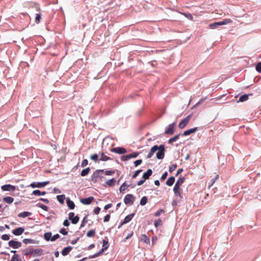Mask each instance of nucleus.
Listing matches in <instances>:
<instances>
[{"label":"nucleus","mask_w":261,"mask_h":261,"mask_svg":"<svg viewBox=\"0 0 261 261\" xmlns=\"http://www.w3.org/2000/svg\"><path fill=\"white\" fill-rule=\"evenodd\" d=\"M42 253V250L41 249H34L32 248H26L24 249L22 254L24 255L28 256L30 254H33L34 255H41Z\"/></svg>","instance_id":"obj_1"},{"label":"nucleus","mask_w":261,"mask_h":261,"mask_svg":"<svg viewBox=\"0 0 261 261\" xmlns=\"http://www.w3.org/2000/svg\"><path fill=\"white\" fill-rule=\"evenodd\" d=\"M185 180V178L184 177H180L176 181L173 188V191L175 196H180L179 192L180 190V186L182 184Z\"/></svg>","instance_id":"obj_2"},{"label":"nucleus","mask_w":261,"mask_h":261,"mask_svg":"<svg viewBox=\"0 0 261 261\" xmlns=\"http://www.w3.org/2000/svg\"><path fill=\"white\" fill-rule=\"evenodd\" d=\"M231 22L232 20L230 19H225L222 21L215 22L214 23L210 24L209 27L211 29H218L222 25H225L229 23H231Z\"/></svg>","instance_id":"obj_3"},{"label":"nucleus","mask_w":261,"mask_h":261,"mask_svg":"<svg viewBox=\"0 0 261 261\" xmlns=\"http://www.w3.org/2000/svg\"><path fill=\"white\" fill-rule=\"evenodd\" d=\"M103 172L104 170L103 169H98L95 170L91 175V181L94 183H96L97 182L98 178H99L101 179L102 178H104L102 176Z\"/></svg>","instance_id":"obj_4"},{"label":"nucleus","mask_w":261,"mask_h":261,"mask_svg":"<svg viewBox=\"0 0 261 261\" xmlns=\"http://www.w3.org/2000/svg\"><path fill=\"white\" fill-rule=\"evenodd\" d=\"M102 248L99 250V251L92 255L89 256V258H93L98 257L101 254H102V252H103L106 250H107L108 248L109 244L108 241H106L105 240H103L102 241Z\"/></svg>","instance_id":"obj_5"},{"label":"nucleus","mask_w":261,"mask_h":261,"mask_svg":"<svg viewBox=\"0 0 261 261\" xmlns=\"http://www.w3.org/2000/svg\"><path fill=\"white\" fill-rule=\"evenodd\" d=\"M158 151L156 154V157L159 160H162L164 159L165 156V147L163 144H161L160 146H158Z\"/></svg>","instance_id":"obj_6"},{"label":"nucleus","mask_w":261,"mask_h":261,"mask_svg":"<svg viewBox=\"0 0 261 261\" xmlns=\"http://www.w3.org/2000/svg\"><path fill=\"white\" fill-rule=\"evenodd\" d=\"M49 181H45L42 182L35 181L31 183L30 186L33 188H41L46 186L48 184H49Z\"/></svg>","instance_id":"obj_7"},{"label":"nucleus","mask_w":261,"mask_h":261,"mask_svg":"<svg viewBox=\"0 0 261 261\" xmlns=\"http://www.w3.org/2000/svg\"><path fill=\"white\" fill-rule=\"evenodd\" d=\"M192 115L190 114L184 119H183L178 124V127L180 129L184 128L190 120Z\"/></svg>","instance_id":"obj_8"},{"label":"nucleus","mask_w":261,"mask_h":261,"mask_svg":"<svg viewBox=\"0 0 261 261\" xmlns=\"http://www.w3.org/2000/svg\"><path fill=\"white\" fill-rule=\"evenodd\" d=\"M111 151L119 154H123L127 152L126 149L123 147H117L111 149Z\"/></svg>","instance_id":"obj_9"},{"label":"nucleus","mask_w":261,"mask_h":261,"mask_svg":"<svg viewBox=\"0 0 261 261\" xmlns=\"http://www.w3.org/2000/svg\"><path fill=\"white\" fill-rule=\"evenodd\" d=\"M175 122H174L172 123L169 124L166 128L165 134L166 135H172L174 133V127L175 125Z\"/></svg>","instance_id":"obj_10"},{"label":"nucleus","mask_w":261,"mask_h":261,"mask_svg":"<svg viewBox=\"0 0 261 261\" xmlns=\"http://www.w3.org/2000/svg\"><path fill=\"white\" fill-rule=\"evenodd\" d=\"M16 189V186H13L10 184H6L3 185L1 187V189L3 191H9V192H12L14 191Z\"/></svg>","instance_id":"obj_11"},{"label":"nucleus","mask_w":261,"mask_h":261,"mask_svg":"<svg viewBox=\"0 0 261 261\" xmlns=\"http://www.w3.org/2000/svg\"><path fill=\"white\" fill-rule=\"evenodd\" d=\"M68 218L71 220V223L73 224H76L78 223L80 220V218L77 216H74V213L70 212L68 214Z\"/></svg>","instance_id":"obj_12"},{"label":"nucleus","mask_w":261,"mask_h":261,"mask_svg":"<svg viewBox=\"0 0 261 261\" xmlns=\"http://www.w3.org/2000/svg\"><path fill=\"white\" fill-rule=\"evenodd\" d=\"M8 244L9 246L12 247L14 249H17L21 247V243L20 242L14 241V240H11L9 242Z\"/></svg>","instance_id":"obj_13"},{"label":"nucleus","mask_w":261,"mask_h":261,"mask_svg":"<svg viewBox=\"0 0 261 261\" xmlns=\"http://www.w3.org/2000/svg\"><path fill=\"white\" fill-rule=\"evenodd\" d=\"M198 128L197 127H195L189 129L184 131L183 134H181V136H187L191 135L192 133H195L197 130H198Z\"/></svg>","instance_id":"obj_14"},{"label":"nucleus","mask_w":261,"mask_h":261,"mask_svg":"<svg viewBox=\"0 0 261 261\" xmlns=\"http://www.w3.org/2000/svg\"><path fill=\"white\" fill-rule=\"evenodd\" d=\"M93 199H94L93 197H88V198H81L80 199V201L83 204L88 205V204H90L92 202V201L93 200Z\"/></svg>","instance_id":"obj_15"},{"label":"nucleus","mask_w":261,"mask_h":261,"mask_svg":"<svg viewBox=\"0 0 261 261\" xmlns=\"http://www.w3.org/2000/svg\"><path fill=\"white\" fill-rule=\"evenodd\" d=\"M158 149H159V147L157 145H155L153 146L151 148L149 153L147 154V158L149 159V158H151L152 156V155H153V154L154 153V152H156Z\"/></svg>","instance_id":"obj_16"},{"label":"nucleus","mask_w":261,"mask_h":261,"mask_svg":"<svg viewBox=\"0 0 261 261\" xmlns=\"http://www.w3.org/2000/svg\"><path fill=\"white\" fill-rule=\"evenodd\" d=\"M152 174V170L151 169H148L146 172H144L142 176V178L145 180L149 178Z\"/></svg>","instance_id":"obj_17"},{"label":"nucleus","mask_w":261,"mask_h":261,"mask_svg":"<svg viewBox=\"0 0 261 261\" xmlns=\"http://www.w3.org/2000/svg\"><path fill=\"white\" fill-rule=\"evenodd\" d=\"M130 186L131 185L127 184L126 181L124 182L119 188L120 193L123 194V192Z\"/></svg>","instance_id":"obj_18"},{"label":"nucleus","mask_w":261,"mask_h":261,"mask_svg":"<svg viewBox=\"0 0 261 261\" xmlns=\"http://www.w3.org/2000/svg\"><path fill=\"white\" fill-rule=\"evenodd\" d=\"M24 229L22 227H18L13 230L12 233L15 236H20L24 231Z\"/></svg>","instance_id":"obj_19"},{"label":"nucleus","mask_w":261,"mask_h":261,"mask_svg":"<svg viewBox=\"0 0 261 261\" xmlns=\"http://www.w3.org/2000/svg\"><path fill=\"white\" fill-rule=\"evenodd\" d=\"M249 95H252V93L248 94H245L241 95L239 97V99L237 101V102H244V101H246L248 99Z\"/></svg>","instance_id":"obj_20"},{"label":"nucleus","mask_w":261,"mask_h":261,"mask_svg":"<svg viewBox=\"0 0 261 261\" xmlns=\"http://www.w3.org/2000/svg\"><path fill=\"white\" fill-rule=\"evenodd\" d=\"M135 215L134 213H132L126 216L124 219L123 222L121 223V225L126 224L132 220Z\"/></svg>","instance_id":"obj_21"},{"label":"nucleus","mask_w":261,"mask_h":261,"mask_svg":"<svg viewBox=\"0 0 261 261\" xmlns=\"http://www.w3.org/2000/svg\"><path fill=\"white\" fill-rule=\"evenodd\" d=\"M72 249V247L69 246L65 247L63 249V250L62 251V254L63 256H66L69 254V253L71 251Z\"/></svg>","instance_id":"obj_22"},{"label":"nucleus","mask_w":261,"mask_h":261,"mask_svg":"<svg viewBox=\"0 0 261 261\" xmlns=\"http://www.w3.org/2000/svg\"><path fill=\"white\" fill-rule=\"evenodd\" d=\"M134 197H125L124 202L126 204L132 205L133 203Z\"/></svg>","instance_id":"obj_23"},{"label":"nucleus","mask_w":261,"mask_h":261,"mask_svg":"<svg viewBox=\"0 0 261 261\" xmlns=\"http://www.w3.org/2000/svg\"><path fill=\"white\" fill-rule=\"evenodd\" d=\"M180 136H181V134L180 133L175 135L173 137H172L168 140V143L169 144H171L173 142L176 141L179 139Z\"/></svg>","instance_id":"obj_24"},{"label":"nucleus","mask_w":261,"mask_h":261,"mask_svg":"<svg viewBox=\"0 0 261 261\" xmlns=\"http://www.w3.org/2000/svg\"><path fill=\"white\" fill-rule=\"evenodd\" d=\"M99 160L101 161H107L108 160L112 161V160H113V159L112 158H111L109 156H107L105 155V153L103 152H102L100 154V158Z\"/></svg>","instance_id":"obj_25"},{"label":"nucleus","mask_w":261,"mask_h":261,"mask_svg":"<svg viewBox=\"0 0 261 261\" xmlns=\"http://www.w3.org/2000/svg\"><path fill=\"white\" fill-rule=\"evenodd\" d=\"M175 181V177L174 176L170 177L166 182V184L168 186H171Z\"/></svg>","instance_id":"obj_26"},{"label":"nucleus","mask_w":261,"mask_h":261,"mask_svg":"<svg viewBox=\"0 0 261 261\" xmlns=\"http://www.w3.org/2000/svg\"><path fill=\"white\" fill-rule=\"evenodd\" d=\"M67 204L68 207L70 210H73L74 208L75 205L73 201H71L69 198H67Z\"/></svg>","instance_id":"obj_27"},{"label":"nucleus","mask_w":261,"mask_h":261,"mask_svg":"<svg viewBox=\"0 0 261 261\" xmlns=\"http://www.w3.org/2000/svg\"><path fill=\"white\" fill-rule=\"evenodd\" d=\"M90 171V167H87L85 169H84L82 171V172L81 173V175L82 176H85L89 173Z\"/></svg>","instance_id":"obj_28"},{"label":"nucleus","mask_w":261,"mask_h":261,"mask_svg":"<svg viewBox=\"0 0 261 261\" xmlns=\"http://www.w3.org/2000/svg\"><path fill=\"white\" fill-rule=\"evenodd\" d=\"M32 215V213L31 212H23L22 213H20L18 214V216L20 218H25L27 217H29Z\"/></svg>","instance_id":"obj_29"},{"label":"nucleus","mask_w":261,"mask_h":261,"mask_svg":"<svg viewBox=\"0 0 261 261\" xmlns=\"http://www.w3.org/2000/svg\"><path fill=\"white\" fill-rule=\"evenodd\" d=\"M116 180L114 178L109 179L106 182V184L110 187H112L115 185Z\"/></svg>","instance_id":"obj_30"},{"label":"nucleus","mask_w":261,"mask_h":261,"mask_svg":"<svg viewBox=\"0 0 261 261\" xmlns=\"http://www.w3.org/2000/svg\"><path fill=\"white\" fill-rule=\"evenodd\" d=\"M13 198L12 197H4L3 201L7 203H11L13 202Z\"/></svg>","instance_id":"obj_31"},{"label":"nucleus","mask_w":261,"mask_h":261,"mask_svg":"<svg viewBox=\"0 0 261 261\" xmlns=\"http://www.w3.org/2000/svg\"><path fill=\"white\" fill-rule=\"evenodd\" d=\"M44 239L48 241L49 240L51 241V237H52V233L51 232H45L44 234Z\"/></svg>","instance_id":"obj_32"},{"label":"nucleus","mask_w":261,"mask_h":261,"mask_svg":"<svg viewBox=\"0 0 261 261\" xmlns=\"http://www.w3.org/2000/svg\"><path fill=\"white\" fill-rule=\"evenodd\" d=\"M132 159L130 154L122 155L120 159L122 161H126Z\"/></svg>","instance_id":"obj_33"},{"label":"nucleus","mask_w":261,"mask_h":261,"mask_svg":"<svg viewBox=\"0 0 261 261\" xmlns=\"http://www.w3.org/2000/svg\"><path fill=\"white\" fill-rule=\"evenodd\" d=\"M47 191H50V192H51L52 193L54 194H60L61 193V190L56 187L54 188L53 189H48Z\"/></svg>","instance_id":"obj_34"},{"label":"nucleus","mask_w":261,"mask_h":261,"mask_svg":"<svg viewBox=\"0 0 261 261\" xmlns=\"http://www.w3.org/2000/svg\"><path fill=\"white\" fill-rule=\"evenodd\" d=\"M10 261H21L20 256L18 254L14 255Z\"/></svg>","instance_id":"obj_35"},{"label":"nucleus","mask_w":261,"mask_h":261,"mask_svg":"<svg viewBox=\"0 0 261 261\" xmlns=\"http://www.w3.org/2000/svg\"><path fill=\"white\" fill-rule=\"evenodd\" d=\"M141 241L146 244H149L150 242L149 239L145 234H142L141 236Z\"/></svg>","instance_id":"obj_36"},{"label":"nucleus","mask_w":261,"mask_h":261,"mask_svg":"<svg viewBox=\"0 0 261 261\" xmlns=\"http://www.w3.org/2000/svg\"><path fill=\"white\" fill-rule=\"evenodd\" d=\"M96 232L94 229H91L88 231L87 236L88 237H93L95 236Z\"/></svg>","instance_id":"obj_37"},{"label":"nucleus","mask_w":261,"mask_h":261,"mask_svg":"<svg viewBox=\"0 0 261 261\" xmlns=\"http://www.w3.org/2000/svg\"><path fill=\"white\" fill-rule=\"evenodd\" d=\"M36 206H38V207H39L40 208H41L42 209H43L44 211H48V208L47 206L42 204V203H37L36 205Z\"/></svg>","instance_id":"obj_38"},{"label":"nucleus","mask_w":261,"mask_h":261,"mask_svg":"<svg viewBox=\"0 0 261 261\" xmlns=\"http://www.w3.org/2000/svg\"><path fill=\"white\" fill-rule=\"evenodd\" d=\"M41 20V13H37L36 14L35 17V22L37 24L39 23Z\"/></svg>","instance_id":"obj_39"},{"label":"nucleus","mask_w":261,"mask_h":261,"mask_svg":"<svg viewBox=\"0 0 261 261\" xmlns=\"http://www.w3.org/2000/svg\"><path fill=\"white\" fill-rule=\"evenodd\" d=\"M88 215H86L83 218V221L81 223V227H84L85 226V225L87 224V223L88 222Z\"/></svg>","instance_id":"obj_40"},{"label":"nucleus","mask_w":261,"mask_h":261,"mask_svg":"<svg viewBox=\"0 0 261 261\" xmlns=\"http://www.w3.org/2000/svg\"><path fill=\"white\" fill-rule=\"evenodd\" d=\"M163 224L162 221L161 219L155 220L154 222V226L158 228L159 226H161Z\"/></svg>","instance_id":"obj_41"},{"label":"nucleus","mask_w":261,"mask_h":261,"mask_svg":"<svg viewBox=\"0 0 261 261\" xmlns=\"http://www.w3.org/2000/svg\"><path fill=\"white\" fill-rule=\"evenodd\" d=\"M206 97L201 98L200 100L193 107L192 109L196 108L199 105L202 104L206 100Z\"/></svg>","instance_id":"obj_42"},{"label":"nucleus","mask_w":261,"mask_h":261,"mask_svg":"<svg viewBox=\"0 0 261 261\" xmlns=\"http://www.w3.org/2000/svg\"><path fill=\"white\" fill-rule=\"evenodd\" d=\"M90 159L95 162H97L98 159V155L97 153H94L90 156Z\"/></svg>","instance_id":"obj_43"},{"label":"nucleus","mask_w":261,"mask_h":261,"mask_svg":"<svg viewBox=\"0 0 261 261\" xmlns=\"http://www.w3.org/2000/svg\"><path fill=\"white\" fill-rule=\"evenodd\" d=\"M142 169H139L137 171H136L133 174V176H132V178H136L138 175L141 173L142 172Z\"/></svg>","instance_id":"obj_44"},{"label":"nucleus","mask_w":261,"mask_h":261,"mask_svg":"<svg viewBox=\"0 0 261 261\" xmlns=\"http://www.w3.org/2000/svg\"><path fill=\"white\" fill-rule=\"evenodd\" d=\"M177 166L176 164H173L172 165H171V166L169 167V171L170 173H172L175 170V169L177 168Z\"/></svg>","instance_id":"obj_45"},{"label":"nucleus","mask_w":261,"mask_h":261,"mask_svg":"<svg viewBox=\"0 0 261 261\" xmlns=\"http://www.w3.org/2000/svg\"><path fill=\"white\" fill-rule=\"evenodd\" d=\"M164 213H165V211L164 210L160 209L154 213V215L155 217H158V216H159L161 214Z\"/></svg>","instance_id":"obj_46"},{"label":"nucleus","mask_w":261,"mask_h":261,"mask_svg":"<svg viewBox=\"0 0 261 261\" xmlns=\"http://www.w3.org/2000/svg\"><path fill=\"white\" fill-rule=\"evenodd\" d=\"M147 202V199L146 197H143L140 201V204L142 205H144Z\"/></svg>","instance_id":"obj_47"},{"label":"nucleus","mask_w":261,"mask_h":261,"mask_svg":"<svg viewBox=\"0 0 261 261\" xmlns=\"http://www.w3.org/2000/svg\"><path fill=\"white\" fill-rule=\"evenodd\" d=\"M255 68L257 72L261 73V62L257 63Z\"/></svg>","instance_id":"obj_48"},{"label":"nucleus","mask_w":261,"mask_h":261,"mask_svg":"<svg viewBox=\"0 0 261 261\" xmlns=\"http://www.w3.org/2000/svg\"><path fill=\"white\" fill-rule=\"evenodd\" d=\"M41 191L39 190H34L31 195H34L35 196H40Z\"/></svg>","instance_id":"obj_49"},{"label":"nucleus","mask_w":261,"mask_h":261,"mask_svg":"<svg viewBox=\"0 0 261 261\" xmlns=\"http://www.w3.org/2000/svg\"><path fill=\"white\" fill-rule=\"evenodd\" d=\"M34 240L30 239H25L23 240V242L25 244L34 243Z\"/></svg>","instance_id":"obj_50"},{"label":"nucleus","mask_w":261,"mask_h":261,"mask_svg":"<svg viewBox=\"0 0 261 261\" xmlns=\"http://www.w3.org/2000/svg\"><path fill=\"white\" fill-rule=\"evenodd\" d=\"M142 163V160L139 159V160H136L134 162V164L135 167H137L139 165H140V164H141Z\"/></svg>","instance_id":"obj_51"},{"label":"nucleus","mask_w":261,"mask_h":261,"mask_svg":"<svg viewBox=\"0 0 261 261\" xmlns=\"http://www.w3.org/2000/svg\"><path fill=\"white\" fill-rule=\"evenodd\" d=\"M88 164V161L87 159H84L82 161L81 166L85 167Z\"/></svg>","instance_id":"obj_52"},{"label":"nucleus","mask_w":261,"mask_h":261,"mask_svg":"<svg viewBox=\"0 0 261 261\" xmlns=\"http://www.w3.org/2000/svg\"><path fill=\"white\" fill-rule=\"evenodd\" d=\"M168 176V172L167 171H165L162 175L161 177V180L162 181L163 180H164Z\"/></svg>","instance_id":"obj_53"},{"label":"nucleus","mask_w":261,"mask_h":261,"mask_svg":"<svg viewBox=\"0 0 261 261\" xmlns=\"http://www.w3.org/2000/svg\"><path fill=\"white\" fill-rule=\"evenodd\" d=\"M115 173L114 170H106L105 171V173L106 175H111Z\"/></svg>","instance_id":"obj_54"},{"label":"nucleus","mask_w":261,"mask_h":261,"mask_svg":"<svg viewBox=\"0 0 261 261\" xmlns=\"http://www.w3.org/2000/svg\"><path fill=\"white\" fill-rule=\"evenodd\" d=\"M130 154L131 155L132 158H136L139 155L140 153L139 152L136 151V152H133V153H130Z\"/></svg>","instance_id":"obj_55"},{"label":"nucleus","mask_w":261,"mask_h":261,"mask_svg":"<svg viewBox=\"0 0 261 261\" xmlns=\"http://www.w3.org/2000/svg\"><path fill=\"white\" fill-rule=\"evenodd\" d=\"M218 178V175H217V176L216 177V178L215 179L214 178L212 179V180H211V183H210V185L208 186L209 188H210L211 187H212L213 186V185L215 183L216 180Z\"/></svg>","instance_id":"obj_56"},{"label":"nucleus","mask_w":261,"mask_h":261,"mask_svg":"<svg viewBox=\"0 0 261 261\" xmlns=\"http://www.w3.org/2000/svg\"><path fill=\"white\" fill-rule=\"evenodd\" d=\"M59 238H60V235L59 234H55L54 236H53L51 237V241H53V242L55 241L57 239H59Z\"/></svg>","instance_id":"obj_57"},{"label":"nucleus","mask_w":261,"mask_h":261,"mask_svg":"<svg viewBox=\"0 0 261 261\" xmlns=\"http://www.w3.org/2000/svg\"><path fill=\"white\" fill-rule=\"evenodd\" d=\"M2 239L3 240H5V241H8L10 239V237L9 235L8 234H3L2 236Z\"/></svg>","instance_id":"obj_58"},{"label":"nucleus","mask_w":261,"mask_h":261,"mask_svg":"<svg viewBox=\"0 0 261 261\" xmlns=\"http://www.w3.org/2000/svg\"><path fill=\"white\" fill-rule=\"evenodd\" d=\"M58 200L61 203H63L64 202V200L65 199V197H57Z\"/></svg>","instance_id":"obj_59"},{"label":"nucleus","mask_w":261,"mask_h":261,"mask_svg":"<svg viewBox=\"0 0 261 261\" xmlns=\"http://www.w3.org/2000/svg\"><path fill=\"white\" fill-rule=\"evenodd\" d=\"M59 232H60L61 233H62V234H64V235H67V233H68V232H67V231L66 230V229H65V228H61V229L60 230Z\"/></svg>","instance_id":"obj_60"},{"label":"nucleus","mask_w":261,"mask_h":261,"mask_svg":"<svg viewBox=\"0 0 261 261\" xmlns=\"http://www.w3.org/2000/svg\"><path fill=\"white\" fill-rule=\"evenodd\" d=\"M51 193H52V192H50V191H41L40 196H43L45 194H51Z\"/></svg>","instance_id":"obj_61"},{"label":"nucleus","mask_w":261,"mask_h":261,"mask_svg":"<svg viewBox=\"0 0 261 261\" xmlns=\"http://www.w3.org/2000/svg\"><path fill=\"white\" fill-rule=\"evenodd\" d=\"M110 217H110V215H107L104 218V220H103L104 222H107L109 221Z\"/></svg>","instance_id":"obj_62"},{"label":"nucleus","mask_w":261,"mask_h":261,"mask_svg":"<svg viewBox=\"0 0 261 261\" xmlns=\"http://www.w3.org/2000/svg\"><path fill=\"white\" fill-rule=\"evenodd\" d=\"M182 14L187 18H190L191 19L193 18V16L190 13H183Z\"/></svg>","instance_id":"obj_63"},{"label":"nucleus","mask_w":261,"mask_h":261,"mask_svg":"<svg viewBox=\"0 0 261 261\" xmlns=\"http://www.w3.org/2000/svg\"><path fill=\"white\" fill-rule=\"evenodd\" d=\"M100 211V207H96V208L94 210V213L95 214H96V215L98 214L99 213Z\"/></svg>","instance_id":"obj_64"}]
</instances>
